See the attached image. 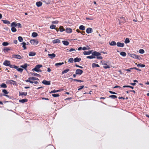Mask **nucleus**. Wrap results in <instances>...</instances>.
<instances>
[{
	"instance_id": "nucleus-55",
	"label": "nucleus",
	"mask_w": 149,
	"mask_h": 149,
	"mask_svg": "<svg viewBox=\"0 0 149 149\" xmlns=\"http://www.w3.org/2000/svg\"><path fill=\"white\" fill-rule=\"evenodd\" d=\"M58 22V21L57 20H56L55 21H54L52 22V24H57Z\"/></svg>"
},
{
	"instance_id": "nucleus-4",
	"label": "nucleus",
	"mask_w": 149,
	"mask_h": 149,
	"mask_svg": "<svg viewBox=\"0 0 149 149\" xmlns=\"http://www.w3.org/2000/svg\"><path fill=\"white\" fill-rule=\"evenodd\" d=\"M129 56L133 58L140 59V56L136 54H129Z\"/></svg>"
},
{
	"instance_id": "nucleus-30",
	"label": "nucleus",
	"mask_w": 149,
	"mask_h": 149,
	"mask_svg": "<svg viewBox=\"0 0 149 149\" xmlns=\"http://www.w3.org/2000/svg\"><path fill=\"white\" fill-rule=\"evenodd\" d=\"M1 21H2L3 23L5 24H10V22L7 20H2Z\"/></svg>"
},
{
	"instance_id": "nucleus-22",
	"label": "nucleus",
	"mask_w": 149,
	"mask_h": 149,
	"mask_svg": "<svg viewBox=\"0 0 149 149\" xmlns=\"http://www.w3.org/2000/svg\"><path fill=\"white\" fill-rule=\"evenodd\" d=\"M53 43H59L60 42V40L58 39L54 40L52 41Z\"/></svg>"
},
{
	"instance_id": "nucleus-46",
	"label": "nucleus",
	"mask_w": 149,
	"mask_h": 149,
	"mask_svg": "<svg viewBox=\"0 0 149 149\" xmlns=\"http://www.w3.org/2000/svg\"><path fill=\"white\" fill-rule=\"evenodd\" d=\"M109 97L113 99H114L117 97L116 95H109Z\"/></svg>"
},
{
	"instance_id": "nucleus-1",
	"label": "nucleus",
	"mask_w": 149,
	"mask_h": 149,
	"mask_svg": "<svg viewBox=\"0 0 149 149\" xmlns=\"http://www.w3.org/2000/svg\"><path fill=\"white\" fill-rule=\"evenodd\" d=\"M42 65H36L35 67L32 70V71H36V72H41L42 71L40 70V68L42 67Z\"/></svg>"
},
{
	"instance_id": "nucleus-10",
	"label": "nucleus",
	"mask_w": 149,
	"mask_h": 149,
	"mask_svg": "<svg viewBox=\"0 0 149 149\" xmlns=\"http://www.w3.org/2000/svg\"><path fill=\"white\" fill-rule=\"evenodd\" d=\"M117 45L118 47H123L124 46V44L123 42H118L117 43Z\"/></svg>"
},
{
	"instance_id": "nucleus-6",
	"label": "nucleus",
	"mask_w": 149,
	"mask_h": 149,
	"mask_svg": "<svg viewBox=\"0 0 149 149\" xmlns=\"http://www.w3.org/2000/svg\"><path fill=\"white\" fill-rule=\"evenodd\" d=\"M2 92L4 93L3 95L6 96L7 97H8L9 98H11L10 96L8 95H6V94H8V92H7V90H6L3 89V90H2Z\"/></svg>"
},
{
	"instance_id": "nucleus-29",
	"label": "nucleus",
	"mask_w": 149,
	"mask_h": 149,
	"mask_svg": "<svg viewBox=\"0 0 149 149\" xmlns=\"http://www.w3.org/2000/svg\"><path fill=\"white\" fill-rule=\"evenodd\" d=\"M1 87L3 88H6L7 87V86L5 84L3 83L1 85Z\"/></svg>"
},
{
	"instance_id": "nucleus-37",
	"label": "nucleus",
	"mask_w": 149,
	"mask_h": 149,
	"mask_svg": "<svg viewBox=\"0 0 149 149\" xmlns=\"http://www.w3.org/2000/svg\"><path fill=\"white\" fill-rule=\"evenodd\" d=\"M38 34L35 32H33L32 33V36L33 37H36L38 36Z\"/></svg>"
},
{
	"instance_id": "nucleus-23",
	"label": "nucleus",
	"mask_w": 149,
	"mask_h": 149,
	"mask_svg": "<svg viewBox=\"0 0 149 149\" xmlns=\"http://www.w3.org/2000/svg\"><path fill=\"white\" fill-rule=\"evenodd\" d=\"M92 52V51H88V52L84 51L83 52V54H84V55H88L91 54Z\"/></svg>"
},
{
	"instance_id": "nucleus-52",
	"label": "nucleus",
	"mask_w": 149,
	"mask_h": 149,
	"mask_svg": "<svg viewBox=\"0 0 149 149\" xmlns=\"http://www.w3.org/2000/svg\"><path fill=\"white\" fill-rule=\"evenodd\" d=\"M137 66L138 67L140 66L141 68H143L145 66V65L144 64H138L137 65Z\"/></svg>"
},
{
	"instance_id": "nucleus-38",
	"label": "nucleus",
	"mask_w": 149,
	"mask_h": 149,
	"mask_svg": "<svg viewBox=\"0 0 149 149\" xmlns=\"http://www.w3.org/2000/svg\"><path fill=\"white\" fill-rule=\"evenodd\" d=\"M63 64H64L63 62L59 63H56L55 64V65L56 66L58 67V66L61 65H63Z\"/></svg>"
},
{
	"instance_id": "nucleus-33",
	"label": "nucleus",
	"mask_w": 149,
	"mask_h": 149,
	"mask_svg": "<svg viewBox=\"0 0 149 149\" xmlns=\"http://www.w3.org/2000/svg\"><path fill=\"white\" fill-rule=\"evenodd\" d=\"M15 69H17L18 71L21 73L22 72L23 70V69L20 68H18V67L17 68Z\"/></svg>"
},
{
	"instance_id": "nucleus-2",
	"label": "nucleus",
	"mask_w": 149,
	"mask_h": 149,
	"mask_svg": "<svg viewBox=\"0 0 149 149\" xmlns=\"http://www.w3.org/2000/svg\"><path fill=\"white\" fill-rule=\"evenodd\" d=\"M31 80H39V79L36 77H29L28 79H27L25 80V81L26 82H29L31 84H33L34 83V82L31 81Z\"/></svg>"
},
{
	"instance_id": "nucleus-15",
	"label": "nucleus",
	"mask_w": 149,
	"mask_h": 149,
	"mask_svg": "<svg viewBox=\"0 0 149 149\" xmlns=\"http://www.w3.org/2000/svg\"><path fill=\"white\" fill-rule=\"evenodd\" d=\"M28 65V64L26 63H25L24 65H21L20 67L24 68V70H26V68Z\"/></svg>"
},
{
	"instance_id": "nucleus-53",
	"label": "nucleus",
	"mask_w": 149,
	"mask_h": 149,
	"mask_svg": "<svg viewBox=\"0 0 149 149\" xmlns=\"http://www.w3.org/2000/svg\"><path fill=\"white\" fill-rule=\"evenodd\" d=\"M56 26L52 24L50 26V28L52 29H55Z\"/></svg>"
},
{
	"instance_id": "nucleus-43",
	"label": "nucleus",
	"mask_w": 149,
	"mask_h": 149,
	"mask_svg": "<svg viewBox=\"0 0 149 149\" xmlns=\"http://www.w3.org/2000/svg\"><path fill=\"white\" fill-rule=\"evenodd\" d=\"M11 30L13 32H15L17 31L15 27H12Z\"/></svg>"
},
{
	"instance_id": "nucleus-21",
	"label": "nucleus",
	"mask_w": 149,
	"mask_h": 149,
	"mask_svg": "<svg viewBox=\"0 0 149 149\" xmlns=\"http://www.w3.org/2000/svg\"><path fill=\"white\" fill-rule=\"evenodd\" d=\"M8 82L11 84L15 85L16 84V82L12 80H10L8 81Z\"/></svg>"
},
{
	"instance_id": "nucleus-5",
	"label": "nucleus",
	"mask_w": 149,
	"mask_h": 149,
	"mask_svg": "<svg viewBox=\"0 0 149 149\" xmlns=\"http://www.w3.org/2000/svg\"><path fill=\"white\" fill-rule=\"evenodd\" d=\"M83 72V70L79 69H77L75 71V73L77 75H81Z\"/></svg>"
},
{
	"instance_id": "nucleus-8",
	"label": "nucleus",
	"mask_w": 149,
	"mask_h": 149,
	"mask_svg": "<svg viewBox=\"0 0 149 149\" xmlns=\"http://www.w3.org/2000/svg\"><path fill=\"white\" fill-rule=\"evenodd\" d=\"M10 61L5 60L3 63V65L6 66H9L10 65Z\"/></svg>"
},
{
	"instance_id": "nucleus-62",
	"label": "nucleus",
	"mask_w": 149,
	"mask_h": 149,
	"mask_svg": "<svg viewBox=\"0 0 149 149\" xmlns=\"http://www.w3.org/2000/svg\"><path fill=\"white\" fill-rule=\"evenodd\" d=\"M75 66L76 67H78V68H80L82 69V68H83L82 67L80 66H79V65H77V64H76L75 65Z\"/></svg>"
},
{
	"instance_id": "nucleus-16",
	"label": "nucleus",
	"mask_w": 149,
	"mask_h": 149,
	"mask_svg": "<svg viewBox=\"0 0 149 149\" xmlns=\"http://www.w3.org/2000/svg\"><path fill=\"white\" fill-rule=\"evenodd\" d=\"M65 31L67 33H70L72 32V29L71 28H67L65 29Z\"/></svg>"
},
{
	"instance_id": "nucleus-32",
	"label": "nucleus",
	"mask_w": 149,
	"mask_h": 149,
	"mask_svg": "<svg viewBox=\"0 0 149 149\" xmlns=\"http://www.w3.org/2000/svg\"><path fill=\"white\" fill-rule=\"evenodd\" d=\"M109 45L111 46L116 45V43L114 41H112L109 43Z\"/></svg>"
},
{
	"instance_id": "nucleus-13",
	"label": "nucleus",
	"mask_w": 149,
	"mask_h": 149,
	"mask_svg": "<svg viewBox=\"0 0 149 149\" xmlns=\"http://www.w3.org/2000/svg\"><path fill=\"white\" fill-rule=\"evenodd\" d=\"M13 57L17 59H21L22 58L21 56L20 55L18 54L13 55Z\"/></svg>"
},
{
	"instance_id": "nucleus-60",
	"label": "nucleus",
	"mask_w": 149,
	"mask_h": 149,
	"mask_svg": "<svg viewBox=\"0 0 149 149\" xmlns=\"http://www.w3.org/2000/svg\"><path fill=\"white\" fill-rule=\"evenodd\" d=\"M109 92L111 94H117V93H116L114 92H113L111 91H109Z\"/></svg>"
},
{
	"instance_id": "nucleus-19",
	"label": "nucleus",
	"mask_w": 149,
	"mask_h": 149,
	"mask_svg": "<svg viewBox=\"0 0 149 149\" xmlns=\"http://www.w3.org/2000/svg\"><path fill=\"white\" fill-rule=\"evenodd\" d=\"M28 101V100L26 99H22L21 100H19V102L22 103H23L25 102H27Z\"/></svg>"
},
{
	"instance_id": "nucleus-28",
	"label": "nucleus",
	"mask_w": 149,
	"mask_h": 149,
	"mask_svg": "<svg viewBox=\"0 0 149 149\" xmlns=\"http://www.w3.org/2000/svg\"><path fill=\"white\" fill-rule=\"evenodd\" d=\"M30 74H31L32 76H37L38 77L40 76L39 74H38L36 73L31 72Z\"/></svg>"
},
{
	"instance_id": "nucleus-64",
	"label": "nucleus",
	"mask_w": 149,
	"mask_h": 149,
	"mask_svg": "<svg viewBox=\"0 0 149 149\" xmlns=\"http://www.w3.org/2000/svg\"><path fill=\"white\" fill-rule=\"evenodd\" d=\"M82 49L83 50H87V48L86 47H84L82 48Z\"/></svg>"
},
{
	"instance_id": "nucleus-31",
	"label": "nucleus",
	"mask_w": 149,
	"mask_h": 149,
	"mask_svg": "<svg viewBox=\"0 0 149 149\" xmlns=\"http://www.w3.org/2000/svg\"><path fill=\"white\" fill-rule=\"evenodd\" d=\"M11 26L12 27H16L17 26V24L14 22H13L11 24Z\"/></svg>"
},
{
	"instance_id": "nucleus-9",
	"label": "nucleus",
	"mask_w": 149,
	"mask_h": 149,
	"mask_svg": "<svg viewBox=\"0 0 149 149\" xmlns=\"http://www.w3.org/2000/svg\"><path fill=\"white\" fill-rule=\"evenodd\" d=\"M50 81H47L45 80H44L42 81V83L45 85H49L50 84Z\"/></svg>"
},
{
	"instance_id": "nucleus-50",
	"label": "nucleus",
	"mask_w": 149,
	"mask_h": 149,
	"mask_svg": "<svg viewBox=\"0 0 149 149\" xmlns=\"http://www.w3.org/2000/svg\"><path fill=\"white\" fill-rule=\"evenodd\" d=\"M130 40L128 38H126L125 40V42L126 44H127L129 43L130 42Z\"/></svg>"
},
{
	"instance_id": "nucleus-24",
	"label": "nucleus",
	"mask_w": 149,
	"mask_h": 149,
	"mask_svg": "<svg viewBox=\"0 0 149 149\" xmlns=\"http://www.w3.org/2000/svg\"><path fill=\"white\" fill-rule=\"evenodd\" d=\"M42 5V3L41 1H38L36 3V5L38 7L41 6Z\"/></svg>"
},
{
	"instance_id": "nucleus-54",
	"label": "nucleus",
	"mask_w": 149,
	"mask_h": 149,
	"mask_svg": "<svg viewBox=\"0 0 149 149\" xmlns=\"http://www.w3.org/2000/svg\"><path fill=\"white\" fill-rule=\"evenodd\" d=\"M123 88H125V87H129V88H130L132 89H133L134 88V87L132 86H123Z\"/></svg>"
},
{
	"instance_id": "nucleus-20",
	"label": "nucleus",
	"mask_w": 149,
	"mask_h": 149,
	"mask_svg": "<svg viewBox=\"0 0 149 149\" xmlns=\"http://www.w3.org/2000/svg\"><path fill=\"white\" fill-rule=\"evenodd\" d=\"M19 96H22V95H24V96H26L27 95V92H19Z\"/></svg>"
},
{
	"instance_id": "nucleus-48",
	"label": "nucleus",
	"mask_w": 149,
	"mask_h": 149,
	"mask_svg": "<svg viewBox=\"0 0 149 149\" xmlns=\"http://www.w3.org/2000/svg\"><path fill=\"white\" fill-rule=\"evenodd\" d=\"M52 96L54 97H57L59 96L60 95L58 94H52Z\"/></svg>"
},
{
	"instance_id": "nucleus-49",
	"label": "nucleus",
	"mask_w": 149,
	"mask_h": 149,
	"mask_svg": "<svg viewBox=\"0 0 149 149\" xmlns=\"http://www.w3.org/2000/svg\"><path fill=\"white\" fill-rule=\"evenodd\" d=\"M73 61L74 60L73 58H71L68 59V61L69 63H72L73 62Z\"/></svg>"
},
{
	"instance_id": "nucleus-51",
	"label": "nucleus",
	"mask_w": 149,
	"mask_h": 149,
	"mask_svg": "<svg viewBox=\"0 0 149 149\" xmlns=\"http://www.w3.org/2000/svg\"><path fill=\"white\" fill-rule=\"evenodd\" d=\"M60 31L61 32H62L65 30L64 29L63 26H61L60 27Z\"/></svg>"
},
{
	"instance_id": "nucleus-56",
	"label": "nucleus",
	"mask_w": 149,
	"mask_h": 149,
	"mask_svg": "<svg viewBox=\"0 0 149 149\" xmlns=\"http://www.w3.org/2000/svg\"><path fill=\"white\" fill-rule=\"evenodd\" d=\"M120 19H121V20L122 22H125V19L124 17H120Z\"/></svg>"
},
{
	"instance_id": "nucleus-57",
	"label": "nucleus",
	"mask_w": 149,
	"mask_h": 149,
	"mask_svg": "<svg viewBox=\"0 0 149 149\" xmlns=\"http://www.w3.org/2000/svg\"><path fill=\"white\" fill-rule=\"evenodd\" d=\"M73 80L74 81H77V82H83V81H81V80H79V79H73Z\"/></svg>"
},
{
	"instance_id": "nucleus-40",
	"label": "nucleus",
	"mask_w": 149,
	"mask_h": 149,
	"mask_svg": "<svg viewBox=\"0 0 149 149\" xmlns=\"http://www.w3.org/2000/svg\"><path fill=\"white\" fill-rule=\"evenodd\" d=\"M9 66L10 68H14L15 69L17 68V66H15V65H11L10 64V65Z\"/></svg>"
},
{
	"instance_id": "nucleus-42",
	"label": "nucleus",
	"mask_w": 149,
	"mask_h": 149,
	"mask_svg": "<svg viewBox=\"0 0 149 149\" xmlns=\"http://www.w3.org/2000/svg\"><path fill=\"white\" fill-rule=\"evenodd\" d=\"M18 40L19 42H22L23 41V39L21 36H19L18 38Z\"/></svg>"
},
{
	"instance_id": "nucleus-34",
	"label": "nucleus",
	"mask_w": 149,
	"mask_h": 149,
	"mask_svg": "<svg viewBox=\"0 0 149 149\" xmlns=\"http://www.w3.org/2000/svg\"><path fill=\"white\" fill-rule=\"evenodd\" d=\"M92 66L93 68H95L96 67H99L100 66L98 64L93 63L92 64Z\"/></svg>"
},
{
	"instance_id": "nucleus-11",
	"label": "nucleus",
	"mask_w": 149,
	"mask_h": 149,
	"mask_svg": "<svg viewBox=\"0 0 149 149\" xmlns=\"http://www.w3.org/2000/svg\"><path fill=\"white\" fill-rule=\"evenodd\" d=\"M93 31L92 28L89 27L86 29V32L87 33L89 34L92 32Z\"/></svg>"
},
{
	"instance_id": "nucleus-27",
	"label": "nucleus",
	"mask_w": 149,
	"mask_h": 149,
	"mask_svg": "<svg viewBox=\"0 0 149 149\" xmlns=\"http://www.w3.org/2000/svg\"><path fill=\"white\" fill-rule=\"evenodd\" d=\"M21 44V45H22V47L23 48L24 50H25L26 49V43L24 42H23Z\"/></svg>"
},
{
	"instance_id": "nucleus-58",
	"label": "nucleus",
	"mask_w": 149,
	"mask_h": 149,
	"mask_svg": "<svg viewBox=\"0 0 149 149\" xmlns=\"http://www.w3.org/2000/svg\"><path fill=\"white\" fill-rule=\"evenodd\" d=\"M17 26H18L19 28H21L22 27V25L20 23L17 24Z\"/></svg>"
},
{
	"instance_id": "nucleus-17",
	"label": "nucleus",
	"mask_w": 149,
	"mask_h": 149,
	"mask_svg": "<svg viewBox=\"0 0 149 149\" xmlns=\"http://www.w3.org/2000/svg\"><path fill=\"white\" fill-rule=\"evenodd\" d=\"M11 50L10 48L9 47H5L4 48L3 51L5 53L7 52L8 51L10 50Z\"/></svg>"
},
{
	"instance_id": "nucleus-44",
	"label": "nucleus",
	"mask_w": 149,
	"mask_h": 149,
	"mask_svg": "<svg viewBox=\"0 0 149 149\" xmlns=\"http://www.w3.org/2000/svg\"><path fill=\"white\" fill-rule=\"evenodd\" d=\"M60 91L59 90H53V91H51L49 93H56V92H59Z\"/></svg>"
},
{
	"instance_id": "nucleus-26",
	"label": "nucleus",
	"mask_w": 149,
	"mask_h": 149,
	"mask_svg": "<svg viewBox=\"0 0 149 149\" xmlns=\"http://www.w3.org/2000/svg\"><path fill=\"white\" fill-rule=\"evenodd\" d=\"M62 42L64 45L66 46L68 45L69 44V42L67 41L63 40L62 41Z\"/></svg>"
},
{
	"instance_id": "nucleus-7",
	"label": "nucleus",
	"mask_w": 149,
	"mask_h": 149,
	"mask_svg": "<svg viewBox=\"0 0 149 149\" xmlns=\"http://www.w3.org/2000/svg\"><path fill=\"white\" fill-rule=\"evenodd\" d=\"M102 64L104 65L103 68L105 69L110 68V67L107 63L105 61H104L102 63Z\"/></svg>"
},
{
	"instance_id": "nucleus-47",
	"label": "nucleus",
	"mask_w": 149,
	"mask_h": 149,
	"mask_svg": "<svg viewBox=\"0 0 149 149\" xmlns=\"http://www.w3.org/2000/svg\"><path fill=\"white\" fill-rule=\"evenodd\" d=\"M9 45V43L7 42H4L2 43V45L3 46H7Z\"/></svg>"
},
{
	"instance_id": "nucleus-41",
	"label": "nucleus",
	"mask_w": 149,
	"mask_h": 149,
	"mask_svg": "<svg viewBox=\"0 0 149 149\" xmlns=\"http://www.w3.org/2000/svg\"><path fill=\"white\" fill-rule=\"evenodd\" d=\"M86 58L89 59H92L95 58V57L92 55V56H88L86 57Z\"/></svg>"
},
{
	"instance_id": "nucleus-14",
	"label": "nucleus",
	"mask_w": 149,
	"mask_h": 149,
	"mask_svg": "<svg viewBox=\"0 0 149 149\" xmlns=\"http://www.w3.org/2000/svg\"><path fill=\"white\" fill-rule=\"evenodd\" d=\"M48 55L49 58L51 59H52L56 57V55L54 53L48 54Z\"/></svg>"
},
{
	"instance_id": "nucleus-18",
	"label": "nucleus",
	"mask_w": 149,
	"mask_h": 149,
	"mask_svg": "<svg viewBox=\"0 0 149 149\" xmlns=\"http://www.w3.org/2000/svg\"><path fill=\"white\" fill-rule=\"evenodd\" d=\"M36 54V52H31L29 53V55L30 56H35Z\"/></svg>"
},
{
	"instance_id": "nucleus-35",
	"label": "nucleus",
	"mask_w": 149,
	"mask_h": 149,
	"mask_svg": "<svg viewBox=\"0 0 149 149\" xmlns=\"http://www.w3.org/2000/svg\"><path fill=\"white\" fill-rule=\"evenodd\" d=\"M120 54L123 56H124V57H125V56L126 55V53L125 52H121L120 53Z\"/></svg>"
},
{
	"instance_id": "nucleus-36",
	"label": "nucleus",
	"mask_w": 149,
	"mask_h": 149,
	"mask_svg": "<svg viewBox=\"0 0 149 149\" xmlns=\"http://www.w3.org/2000/svg\"><path fill=\"white\" fill-rule=\"evenodd\" d=\"M70 70L69 69H67L64 70L63 71H62V74H63L66 73L68 72Z\"/></svg>"
},
{
	"instance_id": "nucleus-61",
	"label": "nucleus",
	"mask_w": 149,
	"mask_h": 149,
	"mask_svg": "<svg viewBox=\"0 0 149 149\" xmlns=\"http://www.w3.org/2000/svg\"><path fill=\"white\" fill-rule=\"evenodd\" d=\"M96 58L97 59H102V57L101 56H97Z\"/></svg>"
},
{
	"instance_id": "nucleus-45",
	"label": "nucleus",
	"mask_w": 149,
	"mask_h": 149,
	"mask_svg": "<svg viewBox=\"0 0 149 149\" xmlns=\"http://www.w3.org/2000/svg\"><path fill=\"white\" fill-rule=\"evenodd\" d=\"M139 52L141 54H143L145 52L144 50L142 49H139Z\"/></svg>"
},
{
	"instance_id": "nucleus-63",
	"label": "nucleus",
	"mask_w": 149,
	"mask_h": 149,
	"mask_svg": "<svg viewBox=\"0 0 149 149\" xmlns=\"http://www.w3.org/2000/svg\"><path fill=\"white\" fill-rule=\"evenodd\" d=\"M75 51V49H73V48H71L69 50V51L70 52H71L73 51Z\"/></svg>"
},
{
	"instance_id": "nucleus-25",
	"label": "nucleus",
	"mask_w": 149,
	"mask_h": 149,
	"mask_svg": "<svg viewBox=\"0 0 149 149\" xmlns=\"http://www.w3.org/2000/svg\"><path fill=\"white\" fill-rule=\"evenodd\" d=\"M81 60V58H78L77 57L75 58L74 59V62L76 63L77 62H79Z\"/></svg>"
},
{
	"instance_id": "nucleus-39",
	"label": "nucleus",
	"mask_w": 149,
	"mask_h": 149,
	"mask_svg": "<svg viewBox=\"0 0 149 149\" xmlns=\"http://www.w3.org/2000/svg\"><path fill=\"white\" fill-rule=\"evenodd\" d=\"M79 29L82 30H85V27L83 25H81L79 27Z\"/></svg>"
},
{
	"instance_id": "nucleus-3",
	"label": "nucleus",
	"mask_w": 149,
	"mask_h": 149,
	"mask_svg": "<svg viewBox=\"0 0 149 149\" xmlns=\"http://www.w3.org/2000/svg\"><path fill=\"white\" fill-rule=\"evenodd\" d=\"M30 42L32 45H36L38 43V41L35 39L31 40H30Z\"/></svg>"
},
{
	"instance_id": "nucleus-12",
	"label": "nucleus",
	"mask_w": 149,
	"mask_h": 149,
	"mask_svg": "<svg viewBox=\"0 0 149 149\" xmlns=\"http://www.w3.org/2000/svg\"><path fill=\"white\" fill-rule=\"evenodd\" d=\"M92 55H93L94 56H100L101 55V54L99 52H98L96 51H95L93 53H92Z\"/></svg>"
},
{
	"instance_id": "nucleus-59",
	"label": "nucleus",
	"mask_w": 149,
	"mask_h": 149,
	"mask_svg": "<svg viewBox=\"0 0 149 149\" xmlns=\"http://www.w3.org/2000/svg\"><path fill=\"white\" fill-rule=\"evenodd\" d=\"M84 87V86H79V88H78V91L82 89Z\"/></svg>"
}]
</instances>
